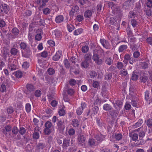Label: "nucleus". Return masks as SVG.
Returning a JSON list of instances; mask_svg holds the SVG:
<instances>
[{"label":"nucleus","instance_id":"obj_14","mask_svg":"<svg viewBox=\"0 0 152 152\" xmlns=\"http://www.w3.org/2000/svg\"><path fill=\"white\" fill-rule=\"evenodd\" d=\"M127 48V46L125 45H121L118 49V51L119 53L124 52L126 50Z\"/></svg>","mask_w":152,"mask_h":152},{"label":"nucleus","instance_id":"obj_61","mask_svg":"<svg viewBox=\"0 0 152 152\" xmlns=\"http://www.w3.org/2000/svg\"><path fill=\"white\" fill-rule=\"evenodd\" d=\"M48 72L49 74L50 75H53L55 73L54 69L52 68H49L48 70Z\"/></svg>","mask_w":152,"mask_h":152},{"label":"nucleus","instance_id":"obj_32","mask_svg":"<svg viewBox=\"0 0 152 152\" xmlns=\"http://www.w3.org/2000/svg\"><path fill=\"white\" fill-rule=\"evenodd\" d=\"M123 135L121 133H116L115 134V138L118 141L121 140L122 138Z\"/></svg>","mask_w":152,"mask_h":152},{"label":"nucleus","instance_id":"obj_45","mask_svg":"<svg viewBox=\"0 0 152 152\" xmlns=\"http://www.w3.org/2000/svg\"><path fill=\"white\" fill-rule=\"evenodd\" d=\"M67 27L68 29L70 32H72L75 28L74 26L72 24H68Z\"/></svg>","mask_w":152,"mask_h":152},{"label":"nucleus","instance_id":"obj_49","mask_svg":"<svg viewBox=\"0 0 152 152\" xmlns=\"http://www.w3.org/2000/svg\"><path fill=\"white\" fill-rule=\"evenodd\" d=\"M70 140H69L65 139L64 140L63 145L64 146H67L69 145Z\"/></svg>","mask_w":152,"mask_h":152},{"label":"nucleus","instance_id":"obj_23","mask_svg":"<svg viewBox=\"0 0 152 152\" xmlns=\"http://www.w3.org/2000/svg\"><path fill=\"white\" fill-rule=\"evenodd\" d=\"M92 12L90 10L86 11L84 13V16L86 18H90L92 15Z\"/></svg>","mask_w":152,"mask_h":152},{"label":"nucleus","instance_id":"obj_58","mask_svg":"<svg viewBox=\"0 0 152 152\" xmlns=\"http://www.w3.org/2000/svg\"><path fill=\"white\" fill-rule=\"evenodd\" d=\"M5 65V64L4 61L0 59V70H1L2 68H3Z\"/></svg>","mask_w":152,"mask_h":152},{"label":"nucleus","instance_id":"obj_8","mask_svg":"<svg viewBox=\"0 0 152 152\" xmlns=\"http://www.w3.org/2000/svg\"><path fill=\"white\" fill-rule=\"evenodd\" d=\"M106 21L107 23L110 25H115L116 23L117 20L116 18L114 17L108 16L107 17Z\"/></svg>","mask_w":152,"mask_h":152},{"label":"nucleus","instance_id":"obj_24","mask_svg":"<svg viewBox=\"0 0 152 152\" xmlns=\"http://www.w3.org/2000/svg\"><path fill=\"white\" fill-rule=\"evenodd\" d=\"M61 56V54L59 51L56 52V54L53 57V60L56 61L58 60Z\"/></svg>","mask_w":152,"mask_h":152},{"label":"nucleus","instance_id":"obj_26","mask_svg":"<svg viewBox=\"0 0 152 152\" xmlns=\"http://www.w3.org/2000/svg\"><path fill=\"white\" fill-rule=\"evenodd\" d=\"M95 138L97 141L101 142L103 140V139L104 138V135L100 134L96 135Z\"/></svg>","mask_w":152,"mask_h":152},{"label":"nucleus","instance_id":"obj_54","mask_svg":"<svg viewBox=\"0 0 152 152\" xmlns=\"http://www.w3.org/2000/svg\"><path fill=\"white\" fill-rule=\"evenodd\" d=\"M50 12V10L48 8H46L43 10V13L45 15H48L49 14Z\"/></svg>","mask_w":152,"mask_h":152},{"label":"nucleus","instance_id":"obj_44","mask_svg":"<svg viewBox=\"0 0 152 152\" xmlns=\"http://www.w3.org/2000/svg\"><path fill=\"white\" fill-rule=\"evenodd\" d=\"M83 31V29L82 28H79L76 30L74 32V34L75 35H77L81 34Z\"/></svg>","mask_w":152,"mask_h":152},{"label":"nucleus","instance_id":"obj_20","mask_svg":"<svg viewBox=\"0 0 152 152\" xmlns=\"http://www.w3.org/2000/svg\"><path fill=\"white\" fill-rule=\"evenodd\" d=\"M143 123V121L142 119H139L138 122L133 125L134 128H137L140 126Z\"/></svg>","mask_w":152,"mask_h":152},{"label":"nucleus","instance_id":"obj_2","mask_svg":"<svg viewBox=\"0 0 152 152\" xmlns=\"http://www.w3.org/2000/svg\"><path fill=\"white\" fill-rule=\"evenodd\" d=\"M147 130V127L143 125L142 127L139 128L137 129L134 130L135 132L137 131L139 132V138H143L144 137Z\"/></svg>","mask_w":152,"mask_h":152},{"label":"nucleus","instance_id":"obj_46","mask_svg":"<svg viewBox=\"0 0 152 152\" xmlns=\"http://www.w3.org/2000/svg\"><path fill=\"white\" fill-rule=\"evenodd\" d=\"M26 131V130L23 127H21L20 128V130L19 131V133L21 135L24 134Z\"/></svg>","mask_w":152,"mask_h":152},{"label":"nucleus","instance_id":"obj_5","mask_svg":"<svg viewBox=\"0 0 152 152\" xmlns=\"http://www.w3.org/2000/svg\"><path fill=\"white\" fill-rule=\"evenodd\" d=\"M92 59L98 65H99L102 64V59L100 58L99 56L96 53H93Z\"/></svg>","mask_w":152,"mask_h":152},{"label":"nucleus","instance_id":"obj_7","mask_svg":"<svg viewBox=\"0 0 152 152\" xmlns=\"http://www.w3.org/2000/svg\"><path fill=\"white\" fill-rule=\"evenodd\" d=\"M92 107L91 109L87 113V115L90 113L91 115L94 116L98 113L99 109L98 107L96 106H93Z\"/></svg>","mask_w":152,"mask_h":152},{"label":"nucleus","instance_id":"obj_56","mask_svg":"<svg viewBox=\"0 0 152 152\" xmlns=\"http://www.w3.org/2000/svg\"><path fill=\"white\" fill-rule=\"evenodd\" d=\"M126 31L129 36H130L132 35V32L130 27L128 26L127 28Z\"/></svg>","mask_w":152,"mask_h":152},{"label":"nucleus","instance_id":"obj_34","mask_svg":"<svg viewBox=\"0 0 152 152\" xmlns=\"http://www.w3.org/2000/svg\"><path fill=\"white\" fill-rule=\"evenodd\" d=\"M116 66L117 68L119 69H122L123 67H125L123 63L120 61H118L117 63Z\"/></svg>","mask_w":152,"mask_h":152},{"label":"nucleus","instance_id":"obj_53","mask_svg":"<svg viewBox=\"0 0 152 152\" xmlns=\"http://www.w3.org/2000/svg\"><path fill=\"white\" fill-rule=\"evenodd\" d=\"M141 82L145 83L148 79V77L145 75H143L140 77Z\"/></svg>","mask_w":152,"mask_h":152},{"label":"nucleus","instance_id":"obj_25","mask_svg":"<svg viewBox=\"0 0 152 152\" xmlns=\"http://www.w3.org/2000/svg\"><path fill=\"white\" fill-rule=\"evenodd\" d=\"M26 88L30 92L34 91L35 89V87L33 85L29 84L27 85Z\"/></svg>","mask_w":152,"mask_h":152},{"label":"nucleus","instance_id":"obj_59","mask_svg":"<svg viewBox=\"0 0 152 152\" xmlns=\"http://www.w3.org/2000/svg\"><path fill=\"white\" fill-rule=\"evenodd\" d=\"M7 113L9 114L12 113L14 111L13 108L11 107H8L7 109Z\"/></svg>","mask_w":152,"mask_h":152},{"label":"nucleus","instance_id":"obj_37","mask_svg":"<svg viewBox=\"0 0 152 152\" xmlns=\"http://www.w3.org/2000/svg\"><path fill=\"white\" fill-rule=\"evenodd\" d=\"M89 75L90 77L91 78H94L95 77L96 75V73L94 71H91L89 72Z\"/></svg>","mask_w":152,"mask_h":152},{"label":"nucleus","instance_id":"obj_39","mask_svg":"<svg viewBox=\"0 0 152 152\" xmlns=\"http://www.w3.org/2000/svg\"><path fill=\"white\" fill-rule=\"evenodd\" d=\"M25 109L27 113L30 112L31 109V105L29 103H27L26 104Z\"/></svg>","mask_w":152,"mask_h":152},{"label":"nucleus","instance_id":"obj_40","mask_svg":"<svg viewBox=\"0 0 152 152\" xmlns=\"http://www.w3.org/2000/svg\"><path fill=\"white\" fill-rule=\"evenodd\" d=\"M45 147V144L42 142L39 143L37 145V148L38 149H43Z\"/></svg>","mask_w":152,"mask_h":152},{"label":"nucleus","instance_id":"obj_50","mask_svg":"<svg viewBox=\"0 0 152 152\" xmlns=\"http://www.w3.org/2000/svg\"><path fill=\"white\" fill-rule=\"evenodd\" d=\"M131 23L132 25L134 27H135L138 24V22L135 19H132L131 21Z\"/></svg>","mask_w":152,"mask_h":152},{"label":"nucleus","instance_id":"obj_52","mask_svg":"<svg viewBox=\"0 0 152 152\" xmlns=\"http://www.w3.org/2000/svg\"><path fill=\"white\" fill-rule=\"evenodd\" d=\"M121 74L123 76H126L127 74V70L125 69H123L120 71Z\"/></svg>","mask_w":152,"mask_h":152},{"label":"nucleus","instance_id":"obj_12","mask_svg":"<svg viewBox=\"0 0 152 152\" xmlns=\"http://www.w3.org/2000/svg\"><path fill=\"white\" fill-rule=\"evenodd\" d=\"M11 32L12 38L15 39L18 37V35L19 34V30L17 28H13L11 31Z\"/></svg>","mask_w":152,"mask_h":152},{"label":"nucleus","instance_id":"obj_22","mask_svg":"<svg viewBox=\"0 0 152 152\" xmlns=\"http://www.w3.org/2000/svg\"><path fill=\"white\" fill-rule=\"evenodd\" d=\"M136 15V12L131 11L129 13L128 17L129 18H134Z\"/></svg>","mask_w":152,"mask_h":152},{"label":"nucleus","instance_id":"obj_57","mask_svg":"<svg viewBox=\"0 0 152 152\" xmlns=\"http://www.w3.org/2000/svg\"><path fill=\"white\" fill-rule=\"evenodd\" d=\"M146 124L149 127H151L152 126V119H149L148 120L146 121Z\"/></svg>","mask_w":152,"mask_h":152},{"label":"nucleus","instance_id":"obj_28","mask_svg":"<svg viewBox=\"0 0 152 152\" xmlns=\"http://www.w3.org/2000/svg\"><path fill=\"white\" fill-rule=\"evenodd\" d=\"M103 108L104 110L108 111L111 110L112 107L110 104H105L104 105Z\"/></svg>","mask_w":152,"mask_h":152},{"label":"nucleus","instance_id":"obj_13","mask_svg":"<svg viewBox=\"0 0 152 152\" xmlns=\"http://www.w3.org/2000/svg\"><path fill=\"white\" fill-rule=\"evenodd\" d=\"M8 83V81L6 80V81L2 82L0 86V91L2 92H5L6 90V86Z\"/></svg>","mask_w":152,"mask_h":152},{"label":"nucleus","instance_id":"obj_29","mask_svg":"<svg viewBox=\"0 0 152 152\" xmlns=\"http://www.w3.org/2000/svg\"><path fill=\"white\" fill-rule=\"evenodd\" d=\"M39 134L38 132L35 130L33 134V137L34 139H37L39 138Z\"/></svg>","mask_w":152,"mask_h":152},{"label":"nucleus","instance_id":"obj_17","mask_svg":"<svg viewBox=\"0 0 152 152\" xmlns=\"http://www.w3.org/2000/svg\"><path fill=\"white\" fill-rule=\"evenodd\" d=\"M64 18L62 15L57 16L55 19V21L57 23H60L63 21Z\"/></svg>","mask_w":152,"mask_h":152},{"label":"nucleus","instance_id":"obj_21","mask_svg":"<svg viewBox=\"0 0 152 152\" xmlns=\"http://www.w3.org/2000/svg\"><path fill=\"white\" fill-rule=\"evenodd\" d=\"M101 93L103 96H105L108 94V91L105 87L104 86L102 87V89Z\"/></svg>","mask_w":152,"mask_h":152},{"label":"nucleus","instance_id":"obj_36","mask_svg":"<svg viewBox=\"0 0 152 152\" xmlns=\"http://www.w3.org/2000/svg\"><path fill=\"white\" fill-rule=\"evenodd\" d=\"M89 50V47L87 45H85L83 46L82 48V51L83 53H85L87 52Z\"/></svg>","mask_w":152,"mask_h":152},{"label":"nucleus","instance_id":"obj_16","mask_svg":"<svg viewBox=\"0 0 152 152\" xmlns=\"http://www.w3.org/2000/svg\"><path fill=\"white\" fill-rule=\"evenodd\" d=\"M105 62L107 65H111L113 63V59L111 57H107L105 58Z\"/></svg>","mask_w":152,"mask_h":152},{"label":"nucleus","instance_id":"obj_11","mask_svg":"<svg viewBox=\"0 0 152 152\" xmlns=\"http://www.w3.org/2000/svg\"><path fill=\"white\" fill-rule=\"evenodd\" d=\"M132 3V0H128L125 1L123 4V8L125 10L129 9Z\"/></svg>","mask_w":152,"mask_h":152},{"label":"nucleus","instance_id":"obj_42","mask_svg":"<svg viewBox=\"0 0 152 152\" xmlns=\"http://www.w3.org/2000/svg\"><path fill=\"white\" fill-rule=\"evenodd\" d=\"M64 64L65 67L67 69H69L70 67V64L69 63L68 60L65 59L64 61Z\"/></svg>","mask_w":152,"mask_h":152},{"label":"nucleus","instance_id":"obj_63","mask_svg":"<svg viewBox=\"0 0 152 152\" xmlns=\"http://www.w3.org/2000/svg\"><path fill=\"white\" fill-rule=\"evenodd\" d=\"M76 19L77 20L78 22H81L83 20V16L80 15H78L77 16Z\"/></svg>","mask_w":152,"mask_h":152},{"label":"nucleus","instance_id":"obj_38","mask_svg":"<svg viewBox=\"0 0 152 152\" xmlns=\"http://www.w3.org/2000/svg\"><path fill=\"white\" fill-rule=\"evenodd\" d=\"M145 100L147 101H148L151 96V95L150 94L149 91H147L145 92Z\"/></svg>","mask_w":152,"mask_h":152},{"label":"nucleus","instance_id":"obj_47","mask_svg":"<svg viewBox=\"0 0 152 152\" xmlns=\"http://www.w3.org/2000/svg\"><path fill=\"white\" fill-rule=\"evenodd\" d=\"M140 55V53L138 51H135L133 53V56L134 58H138Z\"/></svg>","mask_w":152,"mask_h":152},{"label":"nucleus","instance_id":"obj_55","mask_svg":"<svg viewBox=\"0 0 152 152\" xmlns=\"http://www.w3.org/2000/svg\"><path fill=\"white\" fill-rule=\"evenodd\" d=\"M60 69L59 72L60 74L61 75H64L65 74V72L64 69L62 65H60Z\"/></svg>","mask_w":152,"mask_h":152},{"label":"nucleus","instance_id":"obj_18","mask_svg":"<svg viewBox=\"0 0 152 152\" xmlns=\"http://www.w3.org/2000/svg\"><path fill=\"white\" fill-rule=\"evenodd\" d=\"M80 121L76 119H74L72 120V124L75 127H77L78 126Z\"/></svg>","mask_w":152,"mask_h":152},{"label":"nucleus","instance_id":"obj_33","mask_svg":"<svg viewBox=\"0 0 152 152\" xmlns=\"http://www.w3.org/2000/svg\"><path fill=\"white\" fill-rule=\"evenodd\" d=\"M149 64V61H147L146 62H142L141 64V66L143 69H145L148 67Z\"/></svg>","mask_w":152,"mask_h":152},{"label":"nucleus","instance_id":"obj_48","mask_svg":"<svg viewBox=\"0 0 152 152\" xmlns=\"http://www.w3.org/2000/svg\"><path fill=\"white\" fill-rule=\"evenodd\" d=\"M145 11L147 15L148 16H151V11L150 9H145Z\"/></svg>","mask_w":152,"mask_h":152},{"label":"nucleus","instance_id":"obj_15","mask_svg":"<svg viewBox=\"0 0 152 152\" xmlns=\"http://www.w3.org/2000/svg\"><path fill=\"white\" fill-rule=\"evenodd\" d=\"M91 57L92 54L91 53H88L85 55L84 59L85 60L91 63L92 62Z\"/></svg>","mask_w":152,"mask_h":152},{"label":"nucleus","instance_id":"obj_6","mask_svg":"<svg viewBox=\"0 0 152 152\" xmlns=\"http://www.w3.org/2000/svg\"><path fill=\"white\" fill-rule=\"evenodd\" d=\"M0 10L2 13L7 14L9 11V7L5 4H2L0 5Z\"/></svg>","mask_w":152,"mask_h":152},{"label":"nucleus","instance_id":"obj_30","mask_svg":"<svg viewBox=\"0 0 152 152\" xmlns=\"http://www.w3.org/2000/svg\"><path fill=\"white\" fill-rule=\"evenodd\" d=\"M18 52V50L15 48H12L10 50L11 54L13 56L17 55Z\"/></svg>","mask_w":152,"mask_h":152},{"label":"nucleus","instance_id":"obj_43","mask_svg":"<svg viewBox=\"0 0 152 152\" xmlns=\"http://www.w3.org/2000/svg\"><path fill=\"white\" fill-rule=\"evenodd\" d=\"M146 6L149 8L152 7V0H147L145 3Z\"/></svg>","mask_w":152,"mask_h":152},{"label":"nucleus","instance_id":"obj_3","mask_svg":"<svg viewBox=\"0 0 152 152\" xmlns=\"http://www.w3.org/2000/svg\"><path fill=\"white\" fill-rule=\"evenodd\" d=\"M17 61L15 59L9 58L8 67L12 70H15L17 68Z\"/></svg>","mask_w":152,"mask_h":152},{"label":"nucleus","instance_id":"obj_9","mask_svg":"<svg viewBox=\"0 0 152 152\" xmlns=\"http://www.w3.org/2000/svg\"><path fill=\"white\" fill-rule=\"evenodd\" d=\"M100 41L103 47L106 49H109L110 48L111 45L107 41L103 39H100Z\"/></svg>","mask_w":152,"mask_h":152},{"label":"nucleus","instance_id":"obj_64","mask_svg":"<svg viewBox=\"0 0 152 152\" xmlns=\"http://www.w3.org/2000/svg\"><path fill=\"white\" fill-rule=\"evenodd\" d=\"M58 113L60 116H64L65 113V110L62 109H61L58 111Z\"/></svg>","mask_w":152,"mask_h":152},{"label":"nucleus","instance_id":"obj_60","mask_svg":"<svg viewBox=\"0 0 152 152\" xmlns=\"http://www.w3.org/2000/svg\"><path fill=\"white\" fill-rule=\"evenodd\" d=\"M83 110L82 109V108L79 107L78 108H77L76 111L77 113V115H81L83 112Z\"/></svg>","mask_w":152,"mask_h":152},{"label":"nucleus","instance_id":"obj_19","mask_svg":"<svg viewBox=\"0 0 152 152\" xmlns=\"http://www.w3.org/2000/svg\"><path fill=\"white\" fill-rule=\"evenodd\" d=\"M90 63H91V62L84 60L81 63V66L82 67L86 68L88 67L89 64Z\"/></svg>","mask_w":152,"mask_h":152},{"label":"nucleus","instance_id":"obj_31","mask_svg":"<svg viewBox=\"0 0 152 152\" xmlns=\"http://www.w3.org/2000/svg\"><path fill=\"white\" fill-rule=\"evenodd\" d=\"M112 10L114 14H116L120 11V8L118 6L116 5L115 6V7L113 8Z\"/></svg>","mask_w":152,"mask_h":152},{"label":"nucleus","instance_id":"obj_27","mask_svg":"<svg viewBox=\"0 0 152 152\" xmlns=\"http://www.w3.org/2000/svg\"><path fill=\"white\" fill-rule=\"evenodd\" d=\"M98 142H96L94 139H90L89 140L88 144L91 146H95L98 144Z\"/></svg>","mask_w":152,"mask_h":152},{"label":"nucleus","instance_id":"obj_4","mask_svg":"<svg viewBox=\"0 0 152 152\" xmlns=\"http://www.w3.org/2000/svg\"><path fill=\"white\" fill-rule=\"evenodd\" d=\"M57 129L60 131H63L65 128V123L64 120L61 119H57Z\"/></svg>","mask_w":152,"mask_h":152},{"label":"nucleus","instance_id":"obj_41","mask_svg":"<svg viewBox=\"0 0 152 152\" xmlns=\"http://www.w3.org/2000/svg\"><path fill=\"white\" fill-rule=\"evenodd\" d=\"M138 78V76L134 72H133L132 74L131 79L133 80H136Z\"/></svg>","mask_w":152,"mask_h":152},{"label":"nucleus","instance_id":"obj_1","mask_svg":"<svg viewBox=\"0 0 152 152\" xmlns=\"http://www.w3.org/2000/svg\"><path fill=\"white\" fill-rule=\"evenodd\" d=\"M19 45L21 50L22 56L25 58H29L31 54V51L29 46L23 42H21Z\"/></svg>","mask_w":152,"mask_h":152},{"label":"nucleus","instance_id":"obj_10","mask_svg":"<svg viewBox=\"0 0 152 152\" xmlns=\"http://www.w3.org/2000/svg\"><path fill=\"white\" fill-rule=\"evenodd\" d=\"M86 140V137L84 135L81 133L79 134L77 138V141L79 144L84 143Z\"/></svg>","mask_w":152,"mask_h":152},{"label":"nucleus","instance_id":"obj_62","mask_svg":"<svg viewBox=\"0 0 152 152\" xmlns=\"http://www.w3.org/2000/svg\"><path fill=\"white\" fill-rule=\"evenodd\" d=\"M51 123L49 121H47L45 124V126L46 128H50L51 127Z\"/></svg>","mask_w":152,"mask_h":152},{"label":"nucleus","instance_id":"obj_51","mask_svg":"<svg viewBox=\"0 0 152 152\" xmlns=\"http://www.w3.org/2000/svg\"><path fill=\"white\" fill-rule=\"evenodd\" d=\"M42 93L41 91L39 90H36L34 93L35 96L37 97H39L41 95Z\"/></svg>","mask_w":152,"mask_h":152},{"label":"nucleus","instance_id":"obj_35","mask_svg":"<svg viewBox=\"0 0 152 152\" xmlns=\"http://www.w3.org/2000/svg\"><path fill=\"white\" fill-rule=\"evenodd\" d=\"M130 137L133 141H136L138 138V135L136 133L132 134Z\"/></svg>","mask_w":152,"mask_h":152}]
</instances>
